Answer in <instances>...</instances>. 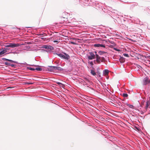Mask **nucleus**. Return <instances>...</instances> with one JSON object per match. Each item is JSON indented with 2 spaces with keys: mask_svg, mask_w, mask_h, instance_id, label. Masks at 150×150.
I'll return each instance as SVG.
<instances>
[{
  "mask_svg": "<svg viewBox=\"0 0 150 150\" xmlns=\"http://www.w3.org/2000/svg\"><path fill=\"white\" fill-rule=\"evenodd\" d=\"M109 73V70L108 69H105L104 71V74L105 75H107Z\"/></svg>",
  "mask_w": 150,
  "mask_h": 150,
  "instance_id": "obj_12",
  "label": "nucleus"
},
{
  "mask_svg": "<svg viewBox=\"0 0 150 150\" xmlns=\"http://www.w3.org/2000/svg\"><path fill=\"white\" fill-rule=\"evenodd\" d=\"M119 60L120 62L123 63L125 61V59L123 57H121L119 59Z\"/></svg>",
  "mask_w": 150,
  "mask_h": 150,
  "instance_id": "obj_10",
  "label": "nucleus"
},
{
  "mask_svg": "<svg viewBox=\"0 0 150 150\" xmlns=\"http://www.w3.org/2000/svg\"><path fill=\"white\" fill-rule=\"evenodd\" d=\"M28 84H30V83H28Z\"/></svg>",
  "mask_w": 150,
  "mask_h": 150,
  "instance_id": "obj_35",
  "label": "nucleus"
},
{
  "mask_svg": "<svg viewBox=\"0 0 150 150\" xmlns=\"http://www.w3.org/2000/svg\"><path fill=\"white\" fill-rule=\"evenodd\" d=\"M8 61H9V62H14V63H15V62L11 60H10V59H8Z\"/></svg>",
  "mask_w": 150,
  "mask_h": 150,
  "instance_id": "obj_23",
  "label": "nucleus"
},
{
  "mask_svg": "<svg viewBox=\"0 0 150 150\" xmlns=\"http://www.w3.org/2000/svg\"><path fill=\"white\" fill-rule=\"evenodd\" d=\"M94 46L96 47H105V45L100 44H96L94 45Z\"/></svg>",
  "mask_w": 150,
  "mask_h": 150,
  "instance_id": "obj_8",
  "label": "nucleus"
},
{
  "mask_svg": "<svg viewBox=\"0 0 150 150\" xmlns=\"http://www.w3.org/2000/svg\"><path fill=\"white\" fill-rule=\"evenodd\" d=\"M49 68H48V69L50 71H52L56 70H58L59 71H62L63 70L62 68L60 67L51 66L49 67Z\"/></svg>",
  "mask_w": 150,
  "mask_h": 150,
  "instance_id": "obj_2",
  "label": "nucleus"
},
{
  "mask_svg": "<svg viewBox=\"0 0 150 150\" xmlns=\"http://www.w3.org/2000/svg\"><path fill=\"white\" fill-rule=\"evenodd\" d=\"M10 47L12 48L16 47L20 45L18 44H15L14 43H10Z\"/></svg>",
  "mask_w": 150,
  "mask_h": 150,
  "instance_id": "obj_6",
  "label": "nucleus"
},
{
  "mask_svg": "<svg viewBox=\"0 0 150 150\" xmlns=\"http://www.w3.org/2000/svg\"><path fill=\"white\" fill-rule=\"evenodd\" d=\"M8 59H6V61H8Z\"/></svg>",
  "mask_w": 150,
  "mask_h": 150,
  "instance_id": "obj_33",
  "label": "nucleus"
},
{
  "mask_svg": "<svg viewBox=\"0 0 150 150\" xmlns=\"http://www.w3.org/2000/svg\"><path fill=\"white\" fill-rule=\"evenodd\" d=\"M127 105L130 108H133L134 107L132 105L128 104Z\"/></svg>",
  "mask_w": 150,
  "mask_h": 150,
  "instance_id": "obj_19",
  "label": "nucleus"
},
{
  "mask_svg": "<svg viewBox=\"0 0 150 150\" xmlns=\"http://www.w3.org/2000/svg\"><path fill=\"white\" fill-rule=\"evenodd\" d=\"M6 47H10V44L9 43L8 45H6Z\"/></svg>",
  "mask_w": 150,
  "mask_h": 150,
  "instance_id": "obj_24",
  "label": "nucleus"
},
{
  "mask_svg": "<svg viewBox=\"0 0 150 150\" xmlns=\"http://www.w3.org/2000/svg\"><path fill=\"white\" fill-rule=\"evenodd\" d=\"M28 69L30 70H32V71H34L35 70V69L34 68H31V67H28Z\"/></svg>",
  "mask_w": 150,
  "mask_h": 150,
  "instance_id": "obj_17",
  "label": "nucleus"
},
{
  "mask_svg": "<svg viewBox=\"0 0 150 150\" xmlns=\"http://www.w3.org/2000/svg\"><path fill=\"white\" fill-rule=\"evenodd\" d=\"M122 96L124 97H127L128 96V94L127 93H123Z\"/></svg>",
  "mask_w": 150,
  "mask_h": 150,
  "instance_id": "obj_16",
  "label": "nucleus"
},
{
  "mask_svg": "<svg viewBox=\"0 0 150 150\" xmlns=\"http://www.w3.org/2000/svg\"><path fill=\"white\" fill-rule=\"evenodd\" d=\"M91 73L93 76H95L96 74L95 71L93 70H91Z\"/></svg>",
  "mask_w": 150,
  "mask_h": 150,
  "instance_id": "obj_13",
  "label": "nucleus"
},
{
  "mask_svg": "<svg viewBox=\"0 0 150 150\" xmlns=\"http://www.w3.org/2000/svg\"><path fill=\"white\" fill-rule=\"evenodd\" d=\"M6 51H7L6 50H3L0 52V55H2L4 54L5 53H6Z\"/></svg>",
  "mask_w": 150,
  "mask_h": 150,
  "instance_id": "obj_11",
  "label": "nucleus"
},
{
  "mask_svg": "<svg viewBox=\"0 0 150 150\" xmlns=\"http://www.w3.org/2000/svg\"><path fill=\"white\" fill-rule=\"evenodd\" d=\"M4 64L5 65H8V66L11 65V64H10L9 63L7 62H5L4 63Z\"/></svg>",
  "mask_w": 150,
  "mask_h": 150,
  "instance_id": "obj_18",
  "label": "nucleus"
},
{
  "mask_svg": "<svg viewBox=\"0 0 150 150\" xmlns=\"http://www.w3.org/2000/svg\"><path fill=\"white\" fill-rule=\"evenodd\" d=\"M95 53L96 54H97V52H95Z\"/></svg>",
  "mask_w": 150,
  "mask_h": 150,
  "instance_id": "obj_34",
  "label": "nucleus"
},
{
  "mask_svg": "<svg viewBox=\"0 0 150 150\" xmlns=\"http://www.w3.org/2000/svg\"><path fill=\"white\" fill-rule=\"evenodd\" d=\"M54 63H56V64H58V63L57 62H56V61H55V62H54Z\"/></svg>",
  "mask_w": 150,
  "mask_h": 150,
  "instance_id": "obj_32",
  "label": "nucleus"
},
{
  "mask_svg": "<svg viewBox=\"0 0 150 150\" xmlns=\"http://www.w3.org/2000/svg\"><path fill=\"white\" fill-rule=\"evenodd\" d=\"M54 42H58V41L57 40H54Z\"/></svg>",
  "mask_w": 150,
  "mask_h": 150,
  "instance_id": "obj_28",
  "label": "nucleus"
},
{
  "mask_svg": "<svg viewBox=\"0 0 150 150\" xmlns=\"http://www.w3.org/2000/svg\"><path fill=\"white\" fill-rule=\"evenodd\" d=\"M123 55L125 57H129V55L127 54H123Z\"/></svg>",
  "mask_w": 150,
  "mask_h": 150,
  "instance_id": "obj_21",
  "label": "nucleus"
},
{
  "mask_svg": "<svg viewBox=\"0 0 150 150\" xmlns=\"http://www.w3.org/2000/svg\"><path fill=\"white\" fill-rule=\"evenodd\" d=\"M6 58H3V60H6Z\"/></svg>",
  "mask_w": 150,
  "mask_h": 150,
  "instance_id": "obj_31",
  "label": "nucleus"
},
{
  "mask_svg": "<svg viewBox=\"0 0 150 150\" xmlns=\"http://www.w3.org/2000/svg\"><path fill=\"white\" fill-rule=\"evenodd\" d=\"M137 67L139 69H142V67L140 66L139 65H137Z\"/></svg>",
  "mask_w": 150,
  "mask_h": 150,
  "instance_id": "obj_22",
  "label": "nucleus"
},
{
  "mask_svg": "<svg viewBox=\"0 0 150 150\" xmlns=\"http://www.w3.org/2000/svg\"><path fill=\"white\" fill-rule=\"evenodd\" d=\"M71 43L73 44H74V45H75V44H76V43L75 42H71Z\"/></svg>",
  "mask_w": 150,
  "mask_h": 150,
  "instance_id": "obj_25",
  "label": "nucleus"
},
{
  "mask_svg": "<svg viewBox=\"0 0 150 150\" xmlns=\"http://www.w3.org/2000/svg\"><path fill=\"white\" fill-rule=\"evenodd\" d=\"M149 80V78L147 77H146L145 78L143 81V84L144 85H146L148 83V80Z\"/></svg>",
  "mask_w": 150,
  "mask_h": 150,
  "instance_id": "obj_7",
  "label": "nucleus"
},
{
  "mask_svg": "<svg viewBox=\"0 0 150 150\" xmlns=\"http://www.w3.org/2000/svg\"><path fill=\"white\" fill-rule=\"evenodd\" d=\"M35 70H36L37 71H42V69L41 68H39V67H37L35 69Z\"/></svg>",
  "mask_w": 150,
  "mask_h": 150,
  "instance_id": "obj_15",
  "label": "nucleus"
},
{
  "mask_svg": "<svg viewBox=\"0 0 150 150\" xmlns=\"http://www.w3.org/2000/svg\"><path fill=\"white\" fill-rule=\"evenodd\" d=\"M41 48H45L46 49H50V50H52L54 49L53 47L50 46L46 45H44L42 46Z\"/></svg>",
  "mask_w": 150,
  "mask_h": 150,
  "instance_id": "obj_4",
  "label": "nucleus"
},
{
  "mask_svg": "<svg viewBox=\"0 0 150 150\" xmlns=\"http://www.w3.org/2000/svg\"><path fill=\"white\" fill-rule=\"evenodd\" d=\"M90 56L88 57V58L90 60L93 59L95 58V56L94 54L92 52L89 53Z\"/></svg>",
  "mask_w": 150,
  "mask_h": 150,
  "instance_id": "obj_5",
  "label": "nucleus"
},
{
  "mask_svg": "<svg viewBox=\"0 0 150 150\" xmlns=\"http://www.w3.org/2000/svg\"><path fill=\"white\" fill-rule=\"evenodd\" d=\"M90 64L91 65H93V63L92 62H91Z\"/></svg>",
  "mask_w": 150,
  "mask_h": 150,
  "instance_id": "obj_29",
  "label": "nucleus"
},
{
  "mask_svg": "<svg viewBox=\"0 0 150 150\" xmlns=\"http://www.w3.org/2000/svg\"><path fill=\"white\" fill-rule=\"evenodd\" d=\"M98 53L100 55H101L105 53L106 52L104 51H100L98 52Z\"/></svg>",
  "mask_w": 150,
  "mask_h": 150,
  "instance_id": "obj_14",
  "label": "nucleus"
},
{
  "mask_svg": "<svg viewBox=\"0 0 150 150\" xmlns=\"http://www.w3.org/2000/svg\"><path fill=\"white\" fill-rule=\"evenodd\" d=\"M61 87H62V88H64V87L65 86L64 85L61 83L59 85Z\"/></svg>",
  "mask_w": 150,
  "mask_h": 150,
  "instance_id": "obj_20",
  "label": "nucleus"
},
{
  "mask_svg": "<svg viewBox=\"0 0 150 150\" xmlns=\"http://www.w3.org/2000/svg\"><path fill=\"white\" fill-rule=\"evenodd\" d=\"M150 105V102L149 100H148L146 102V105L145 107V109L146 111L147 108H149V107Z\"/></svg>",
  "mask_w": 150,
  "mask_h": 150,
  "instance_id": "obj_9",
  "label": "nucleus"
},
{
  "mask_svg": "<svg viewBox=\"0 0 150 150\" xmlns=\"http://www.w3.org/2000/svg\"><path fill=\"white\" fill-rule=\"evenodd\" d=\"M96 61L98 64L100 63L101 62H105V59L104 57H101L97 54H96Z\"/></svg>",
  "mask_w": 150,
  "mask_h": 150,
  "instance_id": "obj_1",
  "label": "nucleus"
},
{
  "mask_svg": "<svg viewBox=\"0 0 150 150\" xmlns=\"http://www.w3.org/2000/svg\"><path fill=\"white\" fill-rule=\"evenodd\" d=\"M10 66H11L12 67H14V64H11V65Z\"/></svg>",
  "mask_w": 150,
  "mask_h": 150,
  "instance_id": "obj_27",
  "label": "nucleus"
},
{
  "mask_svg": "<svg viewBox=\"0 0 150 150\" xmlns=\"http://www.w3.org/2000/svg\"><path fill=\"white\" fill-rule=\"evenodd\" d=\"M57 84H58L59 85L61 83L59 82H57Z\"/></svg>",
  "mask_w": 150,
  "mask_h": 150,
  "instance_id": "obj_26",
  "label": "nucleus"
},
{
  "mask_svg": "<svg viewBox=\"0 0 150 150\" xmlns=\"http://www.w3.org/2000/svg\"><path fill=\"white\" fill-rule=\"evenodd\" d=\"M148 83H150V80H148Z\"/></svg>",
  "mask_w": 150,
  "mask_h": 150,
  "instance_id": "obj_30",
  "label": "nucleus"
},
{
  "mask_svg": "<svg viewBox=\"0 0 150 150\" xmlns=\"http://www.w3.org/2000/svg\"><path fill=\"white\" fill-rule=\"evenodd\" d=\"M65 55H63L62 54H57V55L59 57L66 59H68L70 58L69 56L67 54L64 53Z\"/></svg>",
  "mask_w": 150,
  "mask_h": 150,
  "instance_id": "obj_3",
  "label": "nucleus"
}]
</instances>
